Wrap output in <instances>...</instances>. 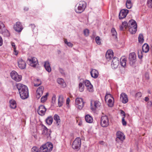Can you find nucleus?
Instances as JSON below:
<instances>
[{"instance_id": "3", "label": "nucleus", "mask_w": 152, "mask_h": 152, "mask_svg": "<svg viewBox=\"0 0 152 152\" xmlns=\"http://www.w3.org/2000/svg\"><path fill=\"white\" fill-rule=\"evenodd\" d=\"M86 6V2L80 1L76 5L75 8V11L77 13H81L84 11Z\"/></svg>"}, {"instance_id": "25", "label": "nucleus", "mask_w": 152, "mask_h": 152, "mask_svg": "<svg viewBox=\"0 0 152 152\" xmlns=\"http://www.w3.org/2000/svg\"><path fill=\"white\" fill-rule=\"evenodd\" d=\"M50 131V130L48 129L46 126H44L42 134L44 135H46L48 137L50 135V133H49Z\"/></svg>"}, {"instance_id": "43", "label": "nucleus", "mask_w": 152, "mask_h": 152, "mask_svg": "<svg viewBox=\"0 0 152 152\" xmlns=\"http://www.w3.org/2000/svg\"><path fill=\"white\" fill-rule=\"evenodd\" d=\"M88 90L90 92H92L93 91V86L92 85L88 87H87Z\"/></svg>"}, {"instance_id": "59", "label": "nucleus", "mask_w": 152, "mask_h": 152, "mask_svg": "<svg viewBox=\"0 0 152 152\" xmlns=\"http://www.w3.org/2000/svg\"><path fill=\"white\" fill-rule=\"evenodd\" d=\"M70 101V99L69 98H68L66 99V104H68Z\"/></svg>"}, {"instance_id": "38", "label": "nucleus", "mask_w": 152, "mask_h": 152, "mask_svg": "<svg viewBox=\"0 0 152 152\" xmlns=\"http://www.w3.org/2000/svg\"><path fill=\"white\" fill-rule=\"evenodd\" d=\"M138 41L140 43H142L144 41L143 37L142 34H139L138 37Z\"/></svg>"}, {"instance_id": "16", "label": "nucleus", "mask_w": 152, "mask_h": 152, "mask_svg": "<svg viewBox=\"0 0 152 152\" xmlns=\"http://www.w3.org/2000/svg\"><path fill=\"white\" fill-rule=\"evenodd\" d=\"M129 10H128L123 9L121 10L119 14V18L120 19L124 18L128 13Z\"/></svg>"}, {"instance_id": "42", "label": "nucleus", "mask_w": 152, "mask_h": 152, "mask_svg": "<svg viewBox=\"0 0 152 152\" xmlns=\"http://www.w3.org/2000/svg\"><path fill=\"white\" fill-rule=\"evenodd\" d=\"M147 5L148 7L152 8V0H148Z\"/></svg>"}, {"instance_id": "55", "label": "nucleus", "mask_w": 152, "mask_h": 152, "mask_svg": "<svg viewBox=\"0 0 152 152\" xmlns=\"http://www.w3.org/2000/svg\"><path fill=\"white\" fill-rule=\"evenodd\" d=\"M3 43V40L2 37L0 35V46H1Z\"/></svg>"}, {"instance_id": "49", "label": "nucleus", "mask_w": 152, "mask_h": 152, "mask_svg": "<svg viewBox=\"0 0 152 152\" xmlns=\"http://www.w3.org/2000/svg\"><path fill=\"white\" fill-rule=\"evenodd\" d=\"M84 34L86 36H87L89 35V31L88 29H86L84 31Z\"/></svg>"}, {"instance_id": "5", "label": "nucleus", "mask_w": 152, "mask_h": 152, "mask_svg": "<svg viewBox=\"0 0 152 152\" xmlns=\"http://www.w3.org/2000/svg\"><path fill=\"white\" fill-rule=\"evenodd\" d=\"M28 62L31 66L35 67L38 64V62L37 59L35 57H31L28 58Z\"/></svg>"}, {"instance_id": "45", "label": "nucleus", "mask_w": 152, "mask_h": 152, "mask_svg": "<svg viewBox=\"0 0 152 152\" xmlns=\"http://www.w3.org/2000/svg\"><path fill=\"white\" fill-rule=\"evenodd\" d=\"M85 84V86L87 87L90 86V85H91V83L88 80H85L84 82Z\"/></svg>"}, {"instance_id": "13", "label": "nucleus", "mask_w": 152, "mask_h": 152, "mask_svg": "<svg viewBox=\"0 0 152 152\" xmlns=\"http://www.w3.org/2000/svg\"><path fill=\"white\" fill-rule=\"evenodd\" d=\"M14 28L18 32H20L23 30V28L20 22H18L14 26Z\"/></svg>"}, {"instance_id": "52", "label": "nucleus", "mask_w": 152, "mask_h": 152, "mask_svg": "<svg viewBox=\"0 0 152 152\" xmlns=\"http://www.w3.org/2000/svg\"><path fill=\"white\" fill-rule=\"evenodd\" d=\"M56 99V96L55 95H54L52 97V102L53 103H55Z\"/></svg>"}, {"instance_id": "60", "label": "nucleus", "mask_w": 152, "mask_h": 152, "mask_svg": "<svg viewBox=\"0 0 152 152\" xmlns=\"http://www.w3.org/2000/svg\"><path fill=\"white\" fill-rule=\"evenodd\" d=\"M124 26L122 25H121L120 26V29L121 30H123L124 29Z\"/></svg>"}, {"instance_id": "53", "label": "nucleus", "mask_w": 152, "mask_h": 152, "mask_svg": "<svg viewBox=\"0 0 152 152\" xmlns=\"http://www.w3.org/2000/svg\"><path fill=\"white\" fill-rule=\"evenodd\" d=\"M59 71H60V72L62 75H64L65 74L64 71V70L62 69L61 68H59Z\"/></svg>"}, {"instance_id": "2", "label": "nucleus", "mask_w": 152, "mask_h": 152, "mask_svg": "<svg viewBox=\"0 0 152 152\" xmlns=\"http://www.w3.org/2000/svg\"><path fill=\"white\" fill-rule=\"evenodd\" d=\"M53 148V144L51 143L48 142L40 147L39 151L37 147L34 146L32 148L31 151L32 152H50Z\"/></svg>"}, {"instance_id": "34", "label": "nucleus", "mask_w": 152, "mask_h": 152, "mask_svg": "<svg viewBox=\"0 0 152 152\" xmlns=\"http://www.w3.org/2000/svg\"><path fill=\"white\" fill-rule=\"evenodd\" d=\"M129 31L130 33L132 34H135L137 30V27H130L128 28Z\"/></svg>"}, {"instance_id": "63", "label": "nucleus", "mask_w": 152, "mask_h": 152, "mask_svg": "<svg viewBox=\"0 0 152 152\" xmlns=\"http://www.w3.org/2000/svg\"><path fill=\"white\" fill-rule=\"evenodd\" d=\"M138 56H139V57L140 58H142V54L141 55H140L139 54H138Z\"/></svg>"}, {"instance_id": "1", "label": "nucleus", "mask_w": 152, "mask_h": 152, "mask_svg": "<svg viewBox=\"0 0 152 152\" xmlns=\"http://www.w3.org/2000/svg\"><path fill=\"white\" fill-rule=\"evenodd\" d=\"M21 98L25 99L28 98L29 96L28 89L25 85L21 83H18L16 85Z\"/></svg>"}, {"instance_id": "64", "label": "nucleus", "mask_w": 152, "mask_h": 152, "mask_svg": "<svg viewBox=\"0 0 152 152\" xmlns=\"http://www.w3.org/2000/svg\"><path fill=\"white\" fill-rule=\"evenodd\" d=\"M31 27L32 28H34L35 27V26L34 24H31Z\"/></svg>"}, {"instance_id": "10", "label": "nucleus", "mask_w": 152, "mask_h": 152, "mask_svg": "<svg viewBox=\"0 0 152 152\" xmlns=\"http://www.w3.org/2000/svg\"><path fill=\"white\" fill-rule=\"evenodd\" d=\"M129 64L130 65H133L136 61V57L135 53H132L129 54Z\"/></svg>"}, {"instance_id": "35", "label": "nucleus", "mask_w": 152, "mask_h": 152, "mask_svg": "<svg viewBox=\"0 0 152 152\" xmlns=\"http://www.w3.org/2000/svg\"><path fill=\"white\" fill-rule=\"evenodd\" d=\"M112 35L114 38H117V33L115 28H113L111 31Z\"/></svg>"}, {"instance_id": "12", "label": "nucleus", "mask_w": 152, "mask_h": 152, "mask_svg": "<svg viewBox=\"0 0 152 152\" xmlns=\"http://www.w3.org/2000/svg\"><path fill=\"white\" fill-rule=\"evenodd\" d=\"M93 102L91 103V109L92 110H96L99 108L101 106V103L98 100L94 101V106L93 104Z\"/></svg>"}, {"instance_id": "28", "label": "nucleus", "mask_w": 152, "mask_h": 152, "mask_svg": "<svg viewBox=\"0 0 152 152\" xmlns=\"http://www.w3.org/2000/svg\"><path fill=\"white\" fill-rule=\"evenodd\" d=\"M63 103V98L62 95L59 96L58 99V106L60 107L62 106Z\"/></svg>"}, {"instance_id": "61", "label": "nucleus", "mask_w": 152, "mask_h": 152, "mask_svg": "<svg viewBox=\"0 0 152 152\" xmlns=\"http://www.w3.org/2000/svg\"><path fill=\"white\" fill-rule=\"evenodd\" d=\"M28 7H26L24 8V10H25V11H27L28 10Z\"/></svg>"}, {"instance_id": "20", "label": "nucleus", "mask_w": 152, "mask_h": 152, "mask_svg": "<svg viewBox=\"0 0 152 152\" xmlns=\"http://www.w3.org/2000/svg\"><path fill=\"white\" fill-rule=\"evenodd\" d=\"M91 76L94 78H96L98 77L99 73L97 70L95 69H93L90 72Z\"/></svg>"}, {"instance_id": "30", "label": "nucleus", "mask_w": 152, "mask_h": 152, "mask_svg": "<svg viewBox=\"0 0 152 152\" xmlns=\"http://www.w3.org/2000/svg\"><path fill=\"white\" fill-rule=\"evenodd\" d=\"M54 119L56 121L58 125L60 124L61 120L59 116L57 114H55L54 116Z\"/></svg>"}, {"instance_id": "17", "label": "nucleus", "mask_w": 152, "mask_h": 152, "mask_svg": "<svg viewBox=\"0 0 152 152\" xmlns=\"http://www.w3.org/2000/svg\"><path fill=\"white\" fill-rule=\"evenodd\" d=\"M44 88L42 86H41L38 88L36 91V97L37 99H39L41 96L42 95Z\"/></svg>"}, {"instance_id": "6", "label": "nucleus", "mask_w": 152, "mask_h": 152, "mask_svg": "<svg viewBox=\"0 0 152 152\" xmlns=\"http://www.w3.org/2000/svg\"><path fill=\"white\" fill-rule=\"evenodd\" d=\"M101 125L103 127H107L109 124V121L107 116L105 115L101 117L100 120Z\"/></svg>"}, {"instance_id": "36", "label": "nucleus", "mask_w": 152, "mask_h": 152, "mask_svg": "<svg viewBox=\"0 0 152 152\" xmlns=\"http://www.w3.org/2000/svg\"><path fill=\"white\" fill-rule=\"evenodd\" d=\"M126 7L129 9H130L132 7L131 1L130 0H127L126 3Z\"/></svg>"}, {"instance_id": "14", "label": "nucleus", "mask_w": 152, "mask_h": 152, "mask_svg": "<svg viewBox=\"0 0 152 152\" xmlns=\"http://www.w3.org/2000/svg\"><path fill=\"white\" fill-rule=\"evenodd\" d=\"M46 110V109L45 106L43 105H41L38 107L37 112L40 115L43 116L45 114Z\"/></svg>"}, {"instance_id": "22", "label": "nucleus", "mask_w": 152, "mask_h": 152, "mask_svg": "<svg viewBox=\"0 0 152 152\" xmlns=\"http://www.w3.org/2000/svg\"><path fill=\"white\" fill-rule=\"evenodd\" d=\"M44 63V66L45 69L48 72H50L51 69L49 61H45Z\"/></svg>"}, {"instance_id": "57", "label": "nucleus", "mask_w": 152, "mask_h": 152, "mask_svg": "<svg viewBox=\"0 0 152 152\" xmlns=\"http://www.w3.org/2000/svg\"><path fill=\"white\" fill-rule=\"evenodd\" d=\"M11 45L13 47V48H16L15 47V43L13 42H12L11 43Z\"/></svg>"}, {"instance_id": "48", "label": "nucleus", "mask_w": 152, "mask_h": 152, "mask_svg": "<svg viewBox=\"0 0 152 152\" xmlns=\"http://www.w3.org/2000/svg\"><path fill=\"white\" fill-rule=\"evenodd\" d=\"M142 96V94L141 92H138L135 95V97L137 98H139L141 97Z\"/></svg>"}, {"instance_id": "54", "label": "nucleus", "mask_w": 152, "mask_h": 152, "mask_svg": "<svg viewBox=\"0 0 152 152\" xmlns=\"http://www.w3.org/2000/svg\"><path fill=\"white\" fill-rule=\"evenodd\" d=\"M121 114L123 115L124 116L123 118H125V117H126L125 113L124 111H123L122 110H121Z\"/></svg>"}, {"instance_id": "31", "label": "nucleus", "mask_w": 152, "mask_h": 152, "mask_svg": "<svg viewBox=\"0 0 152 152\" xmlns=\"http://www.w3.org/2000/svg\"><path fill=\"white\" fill-rule=\"evenodd\" d=\"M126 60L125 58H121V64L122 66L124 68L126 67Z\"/></svg>"}, {"instance_id": "11", "label": "nucleus", "mask_w": 152, "mask_h": 152, "mask_svg": "<svg viewBox=\"0 0 152 152\" xmlns=\"http://www.w3.org/2000/svg\"><path fill=\"white\" fill-rule=\"evenodd\" d=\"M18 63L19 67L21 69L26 68V64L25 61L21 58H19L18 60Z\"/></svg>"}, {"instance_id": "62", "label": "nucleus", "mask_w": 152, "mask_h": 152, "mask_svg": "<svg viewBox=\"0 0 152 152\" xmlns=\"http://www.w3.org/2000/svg\"><path fill=\"white\" fill-rule=\"evenodd\" d=\"M145 100L146 102H147L149 100V98L148 97H145Z\"/></svg>"}, {"instance_id": "50", "label": "nucleus", "mask_w": 152, "mask_h": 152, "mask_svg": "<svg viewBox=\"0 0 152 152\" xmlns=\"http://www.w3.org/2000/svg\"><path fill=\"white\" fill-rule=\"evenodd\" d=\"M125 118H122V122L123 126H126V122L125 120Z\"/></svg>"}, {"instance_id": "27", "label": "nucleus", "mask_w": 152, "mask_h": 152, "mask_svg": "<svg viewBox=\"0 0 152 152\" xmlns=\"http://www.w3.org/2000/svg\"><path fill=\"white\" fill-rule=\"evenodd\" d=\"M142 50L143 52L147 53L149 51V47L147 43H145L142 46Z\"/></svg>"}, {"instance_id": "26", "label": "nucleus", "mask_w": 152, "mask_h": 152, "mask_svg": "<svg viewBox=\"0 0 152 152\" xmlns=\"http://www.w3.org/2000/svg\"><path fill=\"white\" fill-rule=\"evenodd\" d=\"M85 119L86 122L89 123H92L93 121V118L89 115H87L85 116Z\"/></svg>"}, {"instance_id": "41", "label": "nucleus", "mask_w": 152, "mask_h": 152, "mask_svg": "<svg viewBox=\"0 0 152 152\" xmlns=\"http://www.w3.org/2000/svg\"><path fill=\"white\" fill-rule=\"evenodd\" d=\"M64 42L69 47H72L73 45L71 42H68L66 39H64Z\"/></svg>"}, {"instance_id": "29", "label": "nucleus", "mask_w": 152, "mask_h": 152, "mask_svg": "<svg viewBox=\"0 0 152 152\" xmlns=\"http://www.w3.org/2000/svg\"><path fill=\"white\" fill-rule=\"evenodd\" d=\"M10 107L12 109H15L16 107V104L15 101L13 100H11L10 101Z\"/></svg>"}, {"instance_id": "23", "label": "nucleus", "mask_w": 152, "mask_h": 152, "mask_svg": "<svg viewBox=\"0 0 152 152\" xmlns=\"http://www.w3.org/2000/svg\"><path fill=\"white\" fill-rule=\"evenodd\" d=\"M128 28L130 27H137V23L136 21L133 20H131L128 22Z\"/></svg>"}, {"instance_id": "40", "label": "nucleus", "mask_w": 152, "mask_h": 152, "mask_svg": "<svg viewBox=\"0 0 152 152\" xmlns=\"http://www.w3.org/2000/svg\"><path fill=\"white\" fill-rule=\"evenodd\" d=\"M48 95V94L47 93L46 95L43 96L42 97L41 99V102H44L47 99Z\"/></svg>"}, {"instance_id": "15", "label": "nucleus", "mask_w": 152, "mask_h": 152, "mask_svg": "<svg viewBox=\"0 0 152 152\" xmlns=\"http://www.w3.org/2000/svg\"><path fill=\"white\" fill-rule=\"evenodd\" d=\"M119 63V59L116 57L113 58L111 64V66L113 68L115 69L118 66Z\"/></svg>"}, {"instance_id": "33", "label": "nucleus", "mask_w": 152, "mask_h": 152, "mask_svg": "<svg viewBox=\"0 0 152 152\" xmlns=\"http://www.w3.org/2000/svg\"><path fill=\"white\" fill-rule=\"evenodd\" d=\"M57 82L59 84L61 85L64 87L66 86V83L64 82V80L62 78H58V79Z\"/></svg>"}, {"instance_id": "46", "label": "nucleus", "mask_w": 152, "mask_h": 152, "mask_svg": "<svg viewBox=\"0 0 152 152\" xmlns=\"http://www.w3.org/2000/svg\"><path fill=\"white\" fill-rule=\"evenodd\" d=\"M96 41L97 44L98 45H100L101 43L100 38L99 37L97 36L96 38Z\"/></svg>"}, {"instance_id": "8", "label": "nucleus", "mask_w": 152, "mask_h": 152, "mask_svg": "<svg viewBox=\"0 0 152 152\" xmlns=\"http://www.w3.org/2000/svg\"><path fill=\"white\" fill-rule=\"evenodd\" d=\"M111 97L112 99H109L107 102V104L109 107H112L113 106L114 104V99L110 94L106 93L105 97V100L106 101L108 98Z\"/></svg>"}, {"instance_id": "39", "label": "nucleus", "mask_w": 152, "mask_h": 152, "mask_svg": "<svg viewBox=\"0 0 152 152\" xmlns=\"http://www.w3.org/2000/svg\"><path fill=\"white\" fill-rule=\"evenodd\" d=\"M41 84V81L39 79H37L35 81V83L34 84V86H38Z\"/></svg>"}, {"instance_id": "44", "label": "nucleus", "mask_w": 152, "mask_h": 152, "mask_svg": "<svg viewBox=\"0 0 152 152\" xmlns=\"http://www.w3.org/2000/svg\"><path fill=\"white\" fill-rule=\"evenodd\" d=\"M122 25L126 29L127 28H128V23H127V22L126 21H124L122 23Z\"/></svg>"}, {"instance_id": "9", "label": "nucleus", "mask_w": 152, "mask_h": 152, "mask_svg": "<svg viewBox=\"0 0 152 152\" xmlns=\"http://www.w3.org/2000/svg\"><path fill=\"white\" fill-rule=\"evenodd\" d=\"M84 102L81 98H77L75 99V104L76 107L79 109H81L84 106Z\"/></svg>"}, {"instance_id": "37", "label": "nucleus", "mask_w": 152, "mask_h": 152, "mask_svg": "<svg viewBox=\"0 0 152 152\" xmlns=\"http://www.w3.org/2000/svg\"><path fill=\"white\" fill-rule=\"evenodd\" d=\"M84 86L83 84L80 82L79 84V89L80 91L82 92L84 91Z\"/></svg>"}, {"instance_id": "47", "label": "nucleus", "mask_w": 152, "mask_h": 152, "mask_svg": "<svg viewBox=\"0 0 152 152\" xmlns=\"http://www.w3.org/2000/svg\"><path fill=\"white\" fill-rule=\"evenodd\" d=\"M5 26L2 22L0 21V32H1V30L4 28Z\"/></svg>"}, {"instance_id": "19", "label": "nucleus", "mask_w": 152, "mask_h": 152, "mask_svg": "<svg viewBox=\"0 0 152 152\" xmlns=\"http://www.w3.org/2000/svg\"><path fill=\"white\" fill-rule=\"evenodd\" d=\"M116 139H119L121 141H123L125 139V136L124 134L120 131L117 132L116 134Z\"/></svg>"}, {"instance_id": "21", "label": "nucleus", "mask_w": 152, "mask_h": 152, "mask_svg": "<svg viewBox=\"0 0 152 152\" xmlns=\"http://www.w3.org/2000/svg\"><path fill=\"white\" fill-rule=\"evenodd\" d=\"M113 57V52L111 50H108L106 54V58L110 60Z\"/></svg>"}, {"instance_id": "56", "label": "nucleus", "mask_w": 152, "mask_h": 152, "mask_svg": "<svg viewBox=\"0 0 152 152\" xmlns=\"http://www.w3.org/2000/svg\"><path fill=\"white\" fill-rule=\"evenodd\" d=\"M14 54L15 55H17L18 54V51L16 50V48H13Z\"/></svg>"}, {"instance_id": "51", "label": "nucleus", "mask_w": 152, "mask_h": 152, "mask_svg": "<svg viewBox=\"0 0 152 152\" xmlns=\"http://www.w3.org/2000/svg\"><path fill=\"white\" fill-rule=\"evenodd\" d=\"M125 68L124 67L121 68L120 70L121 74H124L125 72Z\"/></svg>"}, {"instance_id": "58", "label": "nucleus", "mask_w": 152, "mask_h": 152, "mask_svg": "<svg viewBox=\"0 0 152 152\" xmlns=\"http://www.w3.org/2000/svg\"><path fill=\"white\" fill-rule=\"evenodd\" d=\"M145 76L147 79H148L149 78L148 74V73H145Z\"/></svg>"}, {"instance_id": "7", "label": "nucleus", "mask_w": 152, "mask_h": 152, "mask_svg": "<svg viewBox=\"0 0 152 152\" xmlns=\"http://www.w3.org/2000/svg\"><path fill=\"white\" fill-rule=\"evenodd\" d=\"M10 75L12 78L16 81L19 82L21 80V75H19L18 73L15 71H12L11 72Z\"/></svg>"}, {"instance_id": "4", "label": "nucleus", "mask_w": 152, "mask_h": 152, "mask_svg": "<svg viewBox=\"0 0 152 152\" xmlns=\"http://www.w3.org/2000/svg\"><path fill=\"white\" fill-rule=\"evenodd\" d=\"M81 144V139L80 137L76 138L73 141L72 146L74 149L79 150Z\"/></svg>"}, {"instance_id": "18", "label": "nucleus", "mask_w": 152, "mask_h": 152, "mask_svg": "<svg viewBox=\"0 0 152 152\" xmlns=\"http://www.w3.org/2000/svg\"><path fill=\"white\" fill-rule=\"evenodd\" d=\"M120 99L123 103L128 102V100L127 95L124 93H122L120 95Z\"/></svg>"}, {"instance_id": "32", "label": "nucleus", "mask_w": 152, "mask_h": 152, "mask_svg": "<svg viewBox=\"0 0 152 152\" xmlns=\"http://www.w3.org/2000/svg\"><path fill=\"white\" fill-rule=\"evenodd\" d=\"M46 122L48 125H50L52 123L53 121V118L52 117L50 116L48 117L46 119Z\"/></svg>"}, {"instance_id": "24", "label": "nucleus", "mask_w": 152, "mask_h": 152, "mask_svg": "<svg viewBox=\"0 0 152 152\" xmlns=\"http://www.w3.org/2000/svg\"><path fill=\"white\" fill-rule=\"evenodd\" d=\"M0 33L1 34L5 37H9L10 36V34L9 31L6 29H2Z\"/></svg>"}]
</instances>
